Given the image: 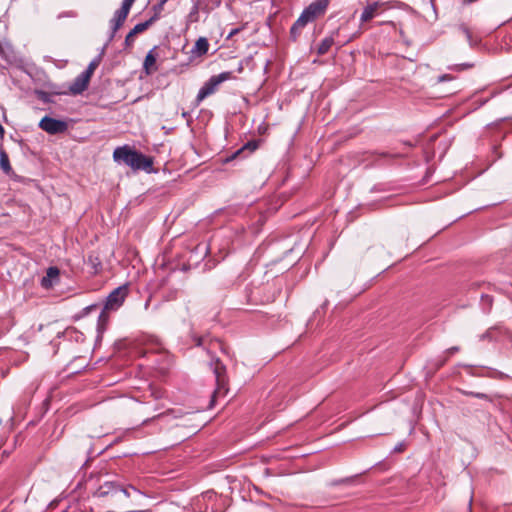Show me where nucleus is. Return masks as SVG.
Returning <instances> with one entry per match:
<instances>
[{
  "label": "nucleus",
  "mask_w": 512,
  "mask_h": 512,
  "mask_svg": "<svg viewBox=\"0 0 512 512\" xmlns=\"http://www.w3.org/2000/svg\"><path fill=\"white\" fill-rule=\"evenodd\" d=\"M501 329L499 327H492L488 329L484 334L480 336L481 340H496L497 339V333L500 332Z\"/></svg>",
  "instance_id": "6ab92c4d"
},
{
  "label": "nucleus",
  "mask_w": 512,
  "mask_h": 512,
  "mask_svg": "<svg viewBox=\"0 0 512 512\" xmlns=\"http://www.w3.org/2000/svg\"><path fill=\"white\" fill-rule=\"evenodd\" d=\"M98 308H99V305H98V304H92V305H89V306H87V307H85V308L83 309V314H84V315H87V314H88V313H90L91 311L96 310V309H98Z\"/></svg>",
  "instance_id": "2f4dec72"
},
{
  "label": "nucleus",
  "mask_w": 512,
  "mask_h": 512,
  "mask_svg": "<svg viewBox=\"0 0 512 512\" xmlns=\"http://www.w3.org/2000/svg\"><path fill=\"white\" fill-rule=\"evenodd\" d=\"M459 30L461 31V33H463L465 35L467 41L469 42V44L471 46L475 44V42L472 38V33L467 25H465V24L459 25Z\"/></svg>",
  "instance_id": "412c9836"
},
{
  "label": "nucleus",
  "mask_w": 512,
  "mask_h": 512,
  "mask_svg": "<svg viewBox=\"0 0 512 512\" xmlns=\"http://www.w3.org/2000/svg\"><path fill=\"white\" fill-rule=\"evenodd\" d=\"M103 52L97 55L87 66V68L83 71L87 76L91 78L96 68L100 65L102 61Z\"/></svg>",
  "instance_id": "dca6fc26"
},
{
  "label": "nucleus",
  "mask_w": 512,
  "mask_h": 512,
  "mask_svg": "<svg viewBox=\"0 0 512 512\" xmlns=\"http://www.w3.org/2000/svg\"><path fill=\"white\" fill-rule=\"evenodd\" d=\"M134 1H135V0H123V2H122V3H124V4H126V5H128V6H130V7H132V5H133Z\"/></svg>",
  "instance_id": "f704fd0d"
},
{
  "label": "nucleus",
  "mask_w": 512,
  "mask_h": 512,
  "mask_svg": "<svg viewBox=\"0 0 512 512\" xmlns=\"http://www.w3.org/2000/svg\"><path fill=\"white\" fill-rule=\"evenodd\" d=\"M156 20V17H151L145 22L138 23L134 26V28L127 34L124 45L125 48H130L134 43V36H137L138 33L144 32L149 28V26Z\"/></svg>",
  "instance_id": "1a4fd4ad"
},
{
  "label": "nucleus",
  "mask_w": 512,
  "mask_h": 512,
  "mask_svg": "<svg viewBox=\"0 0 512 512\" xmlns=\"http://www.w3.org/2000/svg\"><path fill=\"white\" fill-rule=\"evenodd\" d=\"M472 66H473L472 64L463 63V64L454 65L453 67H449V68L452 69V70H456V71H462V70H465V69H469Z\"/></svg>",
  "instance_id": "c85d7f7f"
},
{
  "label": "nucleus",
  "mask_w": 512,
  "mask_h": 512,
  "mask_svg": "<svg viewBox=\"0 0 512 512\" xmlns=\"http://www.w3.org/2000/svg\"><path fill=\"white\" fill-rule=\"evenodd\" d=\"M453 77L449 74H443L441 76L438 77V82H444V81H449V80H452Z\"/></svg>",
  "instance_id": "473e14b6"
},
{
  "label": "nucleus",
  "mask_w": 512,
  "mask_h": 512,
  "mask_svg": "<svg viewBox=\"0 0 512 512\" xmlns=\"http://www.w3.org/2000/svg\"><path fill=\"white\" fill-rule=\"evenodd\" d=\"M119 494L131 499L132 504L135 506H139L141 501L146 497L142 491L133 485H122L116 482H105L96 491V495L98 497H105L108 495L117 496Z\"/></svg>",
  "instance_id": "f03ea898"
},
{
  "label": "nucleus",
  "mask_w": 512,
  "mask_h": 512,
  "mask_svg": "<svg viewBox=\"0 0 512 512\" xmlns=\"http://www.w3.org/2000/svg\"><path fill=\"white\" fill-rule=\"evenodd\" d=\"M210 366L213 370L215 381L217 384L216 393H221L227 391V377H226V367L223 363L218 359H214L211 361Z\"/></svg>",
  "instance_id": "423d86ee"
},
{
  "label": "nucleus",
  "mask_w": 512,
  "mask_h": 512,
  "mask_svg": "<svg viewBox=\"0 0 512 512\" xmlns=\"http://www.w3.org/2000/svg\"><path fill=\"white\" fill-rule=\"evenodd\" d=\"M165 3H162L161 0L153 7L155 11V15L153 17H158L157 15L163 10Z\"/></svg>",
  "instance_id": "c756f323"
},
{
  "label": "nucleus",
  "mask_w": 512,
  "mask_h": 512,
  "mask_svg": "<svg viewBox=\"0 0 512 512\" xmlns=\"http://www.w3.org/2000/svg\"><path fill=\"white\" fill-rule=\"evenodd\" d=\"M386 4L387 3L381 1H374L369 3L366 7H364L360 15V22L364 23L372 20L374 17L380 14L381 10L385 9Z\"/></svg>",
  "instance_id": "6e6552de"
},
{
  "label": "nucleus",
  "mask_w": 512,
  "mask_h": 512,
  "mask_svg": "<svg viewBox=\"0 0 512 512\" xmlns=\"http://www.w3.org/2000/svg\"><path fill=\"white\" fill-rule=\"evenodd\" d=\"M169 413H172V410H167V411H166V412H164V413L156 414V415H154V416H153V417H151V418H147V419H145V420L142 422V425H147V424H149L150 422L155 421L156 419H160L161 417H163L164 415L169 414Z\"/></svg>",
  "instance_id": "bb28decb"
},
{
  "label": "nucleus",
  "mask_w": 512,
  "mask_h": 512,
  "mask_svg": "<svg viewBox=\"0 0 512 512\" xmlns=\"http://www.w3.org/2000/svg\"><path fill=\"white\" fill-rule=\"evenodd\" d=\"M128 285H121L115 288L107 297L104 303V307L106 310L116 311L118 310L124 303L125 299L128 296Z\"/></svg>",
  "instance_id": "39448f33"
},
{
  "label": "nucleus",
  "mask_w": 512,
  "mask_h": 512,
  "mask_svg": "<svg viewBox=\"0 0 512 512\" xmlns=\"http://www.w3.org/2000/svg\"><path fill=\"white\" fill-rule=\"evenodd\" d=\"M233 78V73L231 71H225L218 75H214L206 81L203 86L199 89L198 94L196 96V104L199 105L205 98L212 95L216 92L218 86Z\"/></svg>",
  "instance_id": "7ed1b4c3"
},
{
  "label": "nucleus",
  "mask_w": 512,
  "mask_h": 512,
  "mask_svg": "<svg viewBox=\"0 0 512 512\" xmlns=\"http://www.w3.org/2000/svg\"><path fill=\"white\" fill-rule=\"evenodd\" d=\"M305 26H298L297 25V20L294 22V24L292 25L291 29H290V34H291V37L295 40L300 31L304 28Z\"/></svg>",
  "instance_id": "a878e982"
},
{
  "label": "nucleus",
  "mask_w": 512,
  "mask_h": 512,
  "mask_svg": "<svg viewBox=\"0 0 512 512\" xmlns=\"http://www.w3.org/2000/svg\"><path fill=\"white\" fill-rule=\"evenodd\" d=\"M257 147H258L257 142H255V141H249V142H247V143L242 147V149L238 150V151L234 154V156H236V155L240 154V153L242 152V150H246V149H248L250 152H253V151H255V150L257 149Z\"/></svg>",
  "instance_id": "393cba45"
},
{
  "label": "nucleus",
  "mask_w": 512,
  "mask_h": 512,
  "mask_svg": "<svg viewBox=\"0 0 512 512\" xmlns=\"http://www.w3.org/2000/svg\"><path fill=\"white\" fill-rule=\"evenodd\" d=\"M197 12H198V6H197V5H195V6H194V8H193V10H192V11L190 12V14H189V17L191 18L192 16H194L195 14H197Z\"/></svg>",
  "instance_id": "72a5a7b5"
},
{
  "label": "nucleus",
  "mask_w": 512,
  "mask_h": 512,
  "mask_svg": "<svg viewBox=\"0 0 512 512\" xmlns=\"http://www.w3.org/2000/svg\"><path fill=\"white\" fill-rule=\"evenodd\" d=\"M59 269L57 267H49L46 272V276L41 279V286L45 289H49L53 286L54 281L58 280Z\"/></svg>",
  "instance_id": "f8f14e48"
},
{
  "label": "nucleus",
  "mask_w": 512,
  "mask_h": 512,
  "mask_svg": "<svg viewBox=\"0 0 512 512\" xmlns=\"http://www.w3.org/2000/svg\"><path fill=\"white\" fill-rule=\"evenodd\" d=\"M109 311L110 310H106L105 307L102 308V310L98 316V323H97L99 331L105 329V326L107 325V323L109 321V314H108Z\"/></svg>",
  "instance_id": "a211bd4d"
},
{
  "label": "nucleus",
  "mask_w": 512,
  "mask_h": 512,
  "mask_svg": "<svg viewBox=\"0 0 512 512\" xmlns=\"http://www.w3.org/2000/svg\"><path fill=\"white\" fill-rule=\"evenodd\" d=\"M90 77L87 76L85 73H80L72 82V84L69 87V90L71 94L78 95L84 92L89 85Z\"/></svg>",
  "instance_id": "9d476101"
},
{
  "label": "nucleus",
  "mask_w": 512,
  "mask_h": 512,
  "mask_svg": "<svg viewBox=\"0 0 512 512\" xmlns=\"http://www.w3.org/2000/svg\"><path fill=\"white\" fill-rule=\"evenodd\" d=\"M0 168L7 175H9L12 172V167L10 165L8 154L4 150L2 144H0Z\"/></svg>",
  "instance_id": "4468645a"
},
{
  "label": "nucleus",
  "mask_w": 512,
  "mask_h": 512,
  "mask_svg": "<svg viewBox=\"0 0 512 512\" xmlns=\"http://www.w3.org/2000/svg\"><path fill=\"white\" fill-rule=\"evenodd\" d=\"M123 23L121 21L116 20L115 18H112L110 20V27H111V34H110V40L114 38L116 32L121 28Z\"/></svg>",
  "instance_id": "5701e85b"
},
{
  "label": "nucleus",
  "mask_w": 512,
  "mask_h": 512,
  "mask_svg": "<svg viewBox=\"0 0 512 512\" xmlns=\"http://www.w3.org/2000/svg\"><path fill=\"white\" fill-rule=\"evenodd\" d=\"M467 395L479 398V399H489L488 395L485 393H478V392H468Z\"/></svg>",
  "instance_id": "7c9ffc66"
},
{
  "label": "nucleus",
  "mask_w": 512,
  "mask_h": 512,
  "mask_svg": "<svg viewBox=\"0 0 512 512\" xmlns=\"http://www.w3.org/2000/svg\"><path fill=\"white\" fill-rule=\"evenodd\" d=\"M8 455H9L8 452H6V451L3 452V457H8Z\"/></svg>",
  "instance_id": "58836bf2"
},
{
  "label": "nucleus",
  "mask_w": 512,
  "mask_h": 512,
  "mask_svg": "<svg viewBox=\"0 0 512 512\" xmlns=\"http://www.w3.org/2000/svg\"><path fill=\"white\" fill-rule=\"evenodd\" d=\"M155 50H156V47H154L147 53L144 63H143L144 71L148 75L152 74L153 72H155L157 70L156 60H157L158 55H157V53H155Z\"/></svg>",
  "instance_id": "9b49d317"
},
{
  "label": "nucleus",
  "mask_w": 512,
  "mask_h": 512,
  "mask_svg": "<svg viewBox=\"0 0 512 512\" xmlns=\"http://www.w3.org/2000/svg\"><path fill=\"white\" fill-rule=\"evenodd\" d=\"M88 263L91 265V267L93 268L94 270V273H97L101 267H102V264H101V261L99 260L98 257L96 256H92L90 255L88 257Z\"/></svg>",
  "instance_id": "4be33fe9"
},
{
  "label": "nucleus",
  "mask_w": 512,
  "mask_h": 512,
  "mask_svg": "<svg viewBox=\"0 0 512 512\" xmlns=\"http://www.w3.org/2000/svg\"><path fill=\"white\" fill-rule=\"evenodd\" d=\"M209 42L205 37H200L194 47L192 48V53L197 56H202L208 52Z\"/></svg>",
  "instance_id": "ddd939ff"
},
{
  "label": "nucleus",
  "mask_w": 512,
  "mask_h": 512,
  "mask_svg": "<svg viewBox=\"0 0 512 512\" xmlns=\"http://www.w3.org/2000/svg\"><path fill=\"white\" fill-rule=\"evenodd\" d=\"M482 299L487 300L489 302V304H491L492 299L490 296H488V295L482 296Z\"/></svg>",
  "instance_id": "c9c22d12"
},
{
  "label": "nucleus",
  "mask_w": 512,
  "mask_h": 512,
  "mask_svg": "<svg viewBox=\"0 0 512 512\" xmlns=\"http://www.w3.org/2000/svg\"><path fill=\"white\" fill-rule=\"evenodd\" d=\"M129 512H145V510H130Z\"/></svg>",
  "instance_id": "4c0bfd02"
},
{
  "label": "nucleus",
  "mask_w": 512,
  "mask_h": 512,
  "mask_svg": "<svg viewBox=\"0 0 512 512\" xmlns=\"http://www.w3.org/2000/svg\"><path fill=\"white\" fill-rule=\"evenodd\" d=\"M113 158L115 161L124 162L134 170H143L149 173L153 168V159L151 157H147L127 146L116 148L113 152Z\"/></svg>",
  "instance_id": "f257e3e1"
},
{
  "label": "nucleus",
  "mask_w": 512,
  "mask_h": 512,
  "mask_svg": "<svg viewBox=\"0 0 512 512\" xmlns=\"http://www.w3.org/2000/svg\"><path fill=\"white\" fill-rule=\"evenodd\" d=\"M459 350H460V348L458 346H453V347L448 348L445 351V354H447V356L443 357L437 361V364H436L437 368H440L441 366H443L446 363L448 357L450 355H453L454 353L458 352Z\"/></svg>",
  "instance_id": "aec40b11"
},
{
  "label": "nucleus",
  "mask_w": 512,
  "mask_h": 512,
  "mask_svg": "<svg viewBox=\"0 0 512 512\" xmlns=\"http://www.w3.org/2000/svg\"><path fill=\"white\" fill-rule=\"evenodd\" d=\"M39 127L45 132L55 135L65 132L68 128V125L63 120H58L49 116H45L41 119Z\"/></svg>",
  "instance_id": "0eeeda50"
},
{
  "label": "nucleus",
  "mask_w": 512,
  "mask_h": 512,
  "mask_svg": "<svg viewBox=\"0 0 512 512\" xmlns=\"http://www.w3.org/2000/svg\"><path fill=\"white\" fill-rule=\"evenodd\" d=\"M37 94H38V98L40 100H42L43 102H45V103L52 102L51 95L49 93H47L45 91H39Z\"/></svg>",
  "instance_id": "cd10ccee"
},
{
  "label": "nucleus",
  "mask_w": 512,
  "mask_h": 512,
  "mask_svg": "<svg viewBox=\"0 0 512 512\" xmlns=\"http://www.w3.org/2000/svg\"><path fill=\"white\" fill-rule=\"evenodd\" d=\"M329 0H317L309 4L300 14L297 19L298 26H306L308 23L313 22L318 17L325 14Z\"/></svg>",
  "instance_id": "20e7f679"
},
{
  "label": "nucleus",
  "mask_w": 512,
  "mask_h": 512,
  "mask_svg": "<svg viewBox=\"0 0 512 512\" xmlns=\"http://www.w3.org/2000/svg\"><path fill=\"white\" fill-rule=\"evenodd\" d=\"M395 451H398V452L402 451V445L400 444V445L396 446Z\"/></svg>",
  "instance_id": "e433bc0d"
},
{
  "label": "nucleus",
  "mask_w": 512,
  "mask_h": 512,
  "mask_svg": "<svg viewBox=\"0 0 512 512\" xmlns=\"http://www.w3.org/2000/svg\"><path fill=\"white\" fill-rule=\"evenodd\" d=\"M130 9V6L122 3L121 7L115 11L113 18L124 23L130 12Z\"/></svg>",
  "instance_id": "f3484780"
},
{
  "label": "nucleus",
  "mask_w": 512,
  "mask_h": 512,
  "mask_svg": "<svg viewBox=\"0 0 512 512\" xmlns=\"http://www.w3.org/2000/svg\"><path fill=\"white\" fill-rule=\"evenodd\" d=\"M72 508H73V507H72V506H70V507H68L66 510H64L63 512H69V511H70V509H72Z\"/></svg>",
  "instance_id": "ea45409f"
},
{
  "label": "nucleus",
  "mask_w": 512,
  "mask_h": 512,
  "mask_svg": "<svg viewBox=\"0 0 512 512\" xmlns=\"http://www.w3.org/2000/svg\"><path fill=\"white\" fill-rule=\"evenodd\" d=\"M333 44L334 38L332 36L325 37L317 47V54L320 56L326 54Z\"/></svg>",
  "instance_id": "2eb2a0df"
},
{
  "label": "nucleus",
  "mask_w": 512,
  "mask_h": 512,
  "mask_svg": "<svg viewBox=\"0 0 512 512\" xmlns=\"http://www.w3.org/2000/svg\"><path fill=\"white\" fill-rule=\"evenodd\" d=\"M123 23L121 21L116 20L115 18H112L110 20V27H111V34H110V40L114 38L116 32L121 28Z\"/></svg>",
  "instance_id": "b1692460"
}]
</instances>
